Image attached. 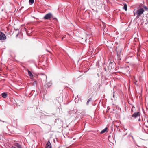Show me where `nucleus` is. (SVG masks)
<instances>
[{
  "label": "nucleus",
  "mask_w": 148,
  "mask_h": 148,
  "mask_svg": "<svg viewBox=\"0 0 148 148\" xmlns=\"http://www.w3.org/2000/svg\"><path fill=\"white\" fill-rule=\"evenodd\" d=\"M51 18H52V19H56V18H55V17H53L52 16V17H51Z\"/></svg>",
  "instance_id": "obj_18"
},
{
  "label": "nucleus",
  "mask_w": 148,
  "mask_h": 148,
  "mask_svg": "<svg viewBox=\"0 0 148 148\" xmlns=\"http://www.w3.org/2000/svg\"><path fill=\"white\" fill-rule=\"evenodd\" d=\"M6 38V36L5 34L0 32V40H3Z\"/></svg>",
  "instance_id": "obj_2"
},
{
  "label": "nucleus",
  "mask_w": 148,
  "mask_h": 148,
  "mask_svg": "<svg viewBox=\"0 0 148 148\" xmlns=\"http://www.w3.org/2000/svg\"><path fill=\"white\" fill-rule=\"evenodd\" d=\"M34 2V0H29V2L30 4H33Z\"/></svg>",
  "instance_id": "obj_13"
},
{
  "label": "nucleus",
  "mask_w": 148,
  "mask_h": 148,
  "mask_svg": "<svg viewBox=\"0 0 148 148\" xmlns=\"http://www.w3.org/2000/svg\"><path fill=\"white\" fill-rule=\"evenodd\" d=\"M52 84V83L51 82H48L47 84V86L48 87H50Z\"/></svg>",
  "instance_id": "obj_14"
},
{
  "label": "nucleus",
  "mask_w": 148,
  "mask_h": 148,
  "mask_svg": "<svg viewBox=\"0 0 148 148\" xmlns=\"http://www.w3.org/2000/svg\"><path fill=\"white\" fill-rule=\"evenodd\" d=\"M1 96L5 98L7 96V94L5 92L3 93H2Z\"/></svg>",
  "instance_id": "obj_6"
},
{
  "label": "nucleus",
  "mask_w": 148,
  "mask_h": 148,
  "mask_svg": "<svg viewBox=\"0 0 148 148\" xmlns=\"http://www.w3.org/2000/svg\"><path fill=\"white\" fill-rule=\"evenodd\" d=\"M11 148H16L15 147L12 146L11 147Z\"/></svg>",
  "instance_id": "obj_19"
},
{
  "label": "nucleus",
  "mask_w": 148,
  "mask_h": 148,
  "mask_svg": "<svg viewBox=\"0 0 148 148\" xmlns=\"http://www.w3.org/2000/svg\"><path fill=\"white\" fill-rule=\"evenodd\" d=\"M140 112H134L132 115V117L134 118H136L140 116Z\"/></svg>",
  "instance_id": "obj_4"
},
{
  "label": "nucleus",
  "mask_w": 148,
  "mask_h": 148,
  "mask_svg": "<svg viewBox=\"0 0 148 148\" xmlns=\"http://www.w3.org/2000/svg\"><path fill=\"white\" fill-rule=\"evenodd\" d=\"M144 11V10L143 8H140L136 11L134 13V15H136L137 16V18H139L143 14Z\"/></svg>",
  "instance_id": "obj_1"
},
{
  "label": "nucleus",
  "mask_w": 148,
  "mask_h": 148,
  "mask_svg": "<svg viewBox=\"0 0 148 148\" xmlns=\"http://www.w3.org/2000/svg\"><path fill=\"white\" fill-rule=\"evenodd\" d=\"M143 7L145 9V10H147L148 9L145 6H144Z\"/></svg>",
  "instance_id": "obj_17"
},
{
  "label": "nucleus",
  "mask_w": 148,
  "mask_h": 148,
  "mask_svg": "<svg viewBox=\"0 0 148 148\" xmlns=\"http://www.w3.org/2000/svg\"><path fill=\"white\" fill-rule=\"evenodd\" d=\"M46 148H51V145L49 141L47 143Z\"/></svg>",
  "instance_id": "obj_5"
},
{
  "label": "nucleus",
  "mask_w": 148,
  "mask_h": 148,
  "mask_svg": "<svg viewBox=\"0 0 148 148\" xmlns=\"http://www.w3.org/2000/svg\"><path fill=\"white\" fill-rule=\"evenodd\" d=\"M144 126L148 130V121H147L146 122H145L144 124Z\"/></svg>",
  "instance_id": "obj_8"
},
{
  "label": "nucleus",
  "mask_w": 148,
  "mask_h": 148,
  "mask_svg": "<svg viewBox=\"0 0 148 148\" xmlns=\"http://www.w3.org/2000/svg\"><path fill=\"white\" fill-rule=\"evenodd\" d=\"M91 100H92V99L91 98H90L89 99H88V101H87V103H86V104L87 105H88L89 102L90 101H91Z\"/></svg>",
  "instance_id": "obj_16"
},
{
  "label": "nucleus",
  "mask_w": 148,
  "mask_h": 148,
  "mask_svg": "<svg viewBox=\"0 0 148 148\" xmlns=\"http://www.w3.org/2000/svg\"><path fill=\"white\" fill-rule=\"evenodd\" d=\"M107 128L106 127L104 129L102 130L100 132L101 134H102L105 133L107 130Z\"/></svg>",
  "instance_id": "obj_7"
},
{
  "label": "nucleus",
  "mask_w": 148,
  "mask_h": 148,
  "mask_svg": "<svg viewBox=\"0 0 148 148\" xmlns=\"http://www.w3.org/2000/svg\"><path fill=\"white\" fill-rule=\"evenodd\" d=\"M138 121H141V119H138Z\"/></svg>",
  "instance_id": "obj_20"
},
{
  "label": "nucleus",
  "mask_w": 148,
  "mask_h": 148,
  "mask_svg": "<svg viewBox=\"0 0 148 148\" xmlns=\"http://www.w3.org/2000/svg\"><path fill=\"white\" fill-rule=\"evenodd\" d=\"M123 9H124L126 11H127V6L126 4H124V6L123 7Z\"/></svg>",
  "instance_id": "obj_11"
},
{
  "label": "nucleus",
  "mask_w": 148,
  "mask_h": 148,
  "mask_svg": "<svg viewBox=\"0 0 148 148\" xmlns=\"http://www.w3.org/2000/svg\"><path fill=\"white\" fill-rule=\"evenodd\" d=\"M25 30H26V29L25 28Z\"/></svg>",
  "instance_id": "obj_21"
},
{
  "label": "nucleus",
  "mask_w": 148,
  "mask_h": 148,
  "mask_svg": "<svg viewBox=\"0 0 148 148\" xmlns=\"http://www.w3.org/2000/svg\"><path fill=\"white\" fill-rule=\"evenodd\" d=\"M52 15L51 13H48L46 14L44 17L45 19H49L52 17Z\"/></svg>",
  "instance_id": "obj_3"
},
{
  "label": "nucleus",
  "mask_w": 148,
  "mask_h": 148,
  "mask_svg": "<svg viewBox=\"0 0 148 148\" xmlns=\"http://www.w3.org/2000/svg\"><path fill=\"white\" fill-rule=\"evenodd\" d=\"M15 145L18 148H22V147L18 143H16Z\"/></svg>",
  "instance_id": "obj_9"
},
{
  "label": "nucleus",
  "mask_w": 148,
  "mask_h": 148,
  "mask_svg": "<svg viewBox=\"0 0 148 148\" xmlns=\"http://www.w3.org/2000/svg\"><path fill=\"white\" fill-rule=\"evenodd\" d=\"M28 74L29 76L31 77H33V75L32 74V73L29 71H28Z\"/></svg>",
  "instance_id": "obj_10"
},
{
  "label": "nucleus",
  "mask_w": 148,
  "mask_h": 148,
  "mask_svg": "<svg viewBox=\"0 0 148 148\" xmlns=\"http://www.w3.org/2000/svg\"><path fill=\"white\" fill-rule=\"evenodd\" d=\"M92 4L94 5H96V0H92Z\"/></svg>",
  "instance_id": "obj_12"
},
{
  "label": "nucleus",
  "mask_w": 148,
  "mask_h": 148,
  "mask_svg": "<svg viewBox=\"0 0 148 148\" xmlns=\"http://www.w3.org/2000/svg\"><path fill=\"white\" fill-rule=\"evenodd\" d=\"M134 83L136 85H138V84H136V83L137 82V80L135 79V77L134 78Z\"/></svg>",
  "instance_id": "obj_15"
}]
</instances>
